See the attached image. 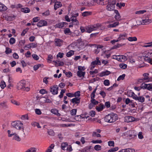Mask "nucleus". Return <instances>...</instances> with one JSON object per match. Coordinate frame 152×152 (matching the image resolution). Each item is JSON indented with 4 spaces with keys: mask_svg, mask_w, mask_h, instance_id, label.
<instances>
[{
    "mask_svg": "<svg viewBox=\"0 0 152 152\" xmlns=\"http://www.w3.org/2000/svg\"><path fill=\"white\" fill-rule=\"evenodd\" d=\"M127 94L128 96L132 97L133 96V94H134V92L131 91H128L127 92Z\"/></svg>",
    "mask_w": 152,
    "mask_h": 152,
    "instance_id": "nucleus-51",
    "label": "nucleus"
},
{
    "mask_svg": "<svg viewBox=\"0 0 152 152\" xmlns=\"http://www.w3.org/2000/svg\"><path fill=\"white\" fill-rule=\"evenodd\" d=\"M71 19L74 25H77L79 24L78 21L76 18H75L73 17H72Z\"/></svg>",
    "mask_w": 152,
    "mask_h": 152,
    "instance_id": "nucleus-18",
    "label": "nucleus"
},
{
    "mask_svg": "<svg viewBox=\"0 0 152 152\" xmlns=\"http://www.w3.org/2000/svg\"><path fill=\"white\" fill-rule=\"evenodd\" d=\"M104 107L103 104H100L99 106H96V109L99 112L102 111Z\"/></svg>",
    "mask_w": 152,
    "mask_h": 152,
    "instance_id": "nucleus-22",
    "label": "nucleus"
},
{
    "mask_svg": "<svg viewBox=\"0 0 152 152\" xmlns=\"http://www.w3.org/2000/svg\"><path fill=\"white\" fill-rule=\"evenodd\" d=\"M15 42V40L14 38L12 37L10 38L9 40L10 43L11 45H12L14 44Z\"/></svg>",
    "mask_w": 152,
    "mask_h": 152,
    "instance_id": "nucleus-40",
    "label": "nucleus"
},
{
    "mask_svg": "<svg viewBox=\"0 0 152 152\" xmlns=\"http://www.w3.org/2000/svg\"><path fill=\"white\" fill-rule=\"evenodd\" d=\"M85 72L82 71H77V75L79 77H84L85 74Z\"/></svg>",
    "mask_w": 152,
    "mask_h": 152,
    "instance_id": "nucleus-21",
    "label": "nucleus"
},
{
    "mask_svg": "<svg viewBox=\"0 0 152 152\" xmlns=\"http://www.w3.org/2000/svg\"><path fill=\"white\" fill-rule=\"evenodd\" d=\"M96 113L95 111H91L89 112L90 115L92 117H94V116L95 115Z\"/></svg>",
    "mask_w": 152,
    "mask_h": 152,
    "instance_id": "nucleus-63",
    "label": "nucleus"
},
{
    "mask_svg": "<svg viewBox=\"0 0 152 152\" xmlns=\"http://www.w3.org/2000/svg\"><path fill=\"white\" fill-rule=\"evenodd\" d=\"M91 14V12H85L83 13L82 15L83 16L85 17Z\"/></svg>",
    "mask_w": 152,
    "mask_h": 152,
    "instance_id": "nucleus-44",
    "label": "nucleus"
},
{
    "mask_svg": "<svg viewBox=\"0 0 152 152\" xmlns=\"http://www.w3.org/2000/svg\"><path fill=\"white\" fill-rule=\"evenodd\" d=\"M23 125V124L19 121H14L12 123V126L17 129H20Z\"/></svg>",
    "mask_w": 152,
    "mask_h": 152,
    "instance_id": "nucleus-3",
    "label": "nucleus"
},
{
    "mask_svg": "<svg viewBox=\"0 0 152 152\" xmlns=\"http://www.w3.org/2000/svg\"><path fill=\"white\" fill-rule=\"evenodd\" d=\"M64 33L66 34H68L70 33H71V32L70 31V30L69 28H66L64 30Z\"/></svg>",
    "mask_w": 152,
    "mask_h": 152,
    "instance_id": "nucleus-50",
    "label": "nucleus"
},
{
    "mask_svg": "<svg viewBox=\"0 0 152 152\" xmlns=\"http://www.w3.org/2000/svg\"><path fill=\"white\" fill-rule=\"evenodd\" d=\"M91 103L94 105L97 104H98L99 102L95 100L94 99H93L91 100Z\"/></svg>",
    "mask_w": 152,
    "mask_h": 152,
    "instance_id": "nucleus-45",
    "label": "nucleus"
},
{
    "mask_svg": "<svg viewBox=\"0 0 152 152\" xmlns=\"http://www.w3.org/2000/svg\"><path fill=\"white\" fill-rule=\"evenodd\" d=\"M135 132L134 131H129V134L127 136V138L129 139L134 138L137 136V134L136 133H135Z\"/></svg>",
    "mask_w": 152,
    "mask_h": 152,
    "instance_id": "nucleus-8",
    "label": "nucleus"
},
{
    "mask_svg": "<svg viewBox=\"0 0 152 152\" xmlns=\"http://www.w3.org/2000/svg\"><path fill=\"white\" fill-rule=\"evenodd\" d=\"M145 61H147L148 63H150L151 64H152V60L150 58H147L144 57V58H142Z\"/></svg>",
    "mask_w": 152,
    "mask_h": 152,
    "instance_id": "nucleus-29",
    "label": "nucleus"
},
{
    "mask_svg": "<svg viewBox=\"0 0 152 152\" xmlns=\"http://www.w3.org/2000/svg\"><path fill=\"white\" fill-rule=\"evenodd\" d=\"M73 97L75 96V97L77 96H80V91H77L74 94H73Z\"/></svg>",
    "mask_w": 152,
    "mask_h": 152,
    "instance_id": "nucleus-49",
    "label": "nucleus"
},
{
    "mask_svg": "<svg viewBox=\"0 0 152 152\" xmlns=\"http://www.w3.org/2000/svg\"><path fill=\"white\" fill-rule=\"evenodd\" d=\"M125 76V74H123L122 75L120 76L118 78L117 80L118 81H119L121 80H123L124 79V77Z\"/></svg>",
    "mask_w": 152,
    "mask_h": 152,
    "instance_id": "nucleus-37",
    "label": "nucleus"
},
{
    "mask_svg": "<svg viewBox=\"0 0 152 152\" xmlns=\"http://www.w3.org/2000/svg\"><path fill=\"white\" fill-rule=\"evenodd\" d=\"M108 144L110 146H113L114 145V142L113 141H110L108 142Z\"/></svg>",
    "mask_w": 152,
    "mask_h": 152,
    "instance_id": "nucleus-55",
    "label": "nucleus"
},
{
    "mask_svg": "<svg viewBox=\"0 0 152 152\" xmlns=\"http://www.w3.org/2000/svg\"><path fill=\"white\" fill-rule=\"evenodd\" d=\"M92 136H96L97 137H100L101 136L100 134H97L96 132H94L92 134Z\"/></svg>",
    "mask_w": 152,
    "mask_h": 152,
    "instance_id": "nucleus-57",
    "label": "nucleus"
},
{
    "mask_svg": "<svg viewBox=\"0 0 152 152\" xmlns=\"http://www.w3.org/2000/svg\"><path fill=\"white\" fill-rule=\"evenodd\" d=\"M152 22V20L149 19H143L141 22V24H148Z\"/></svg>",
    "mask_w": 152,
    "mask_h": 152,
    "instance_id": "nucleus-16",
    "label": "nucleus"
},
{
    "mask_svg": "<svg viewBox=\"0 0 152 152\" xmlns=\"http://www.w3.org/2000/svg\"><path fill=\"white\" fill-rule=\"evenodd\" d=\"M35 113L37 114L40 115L42 113V112L40 110L38 109H36L35 110Z\"/></svg>",
    "mask_w": 152,
    "mask_h": 152,
    "instance_id": "nucleus-54",
    "label": "nucleus"
},
{
    "mask_svg": "<svg viewBox=\"0 0 152 152\" xmlns=\"http://www.w3.org/2000/svg\"><path fill=\"white\" fill-rule=\"evenodd\" d=\"M118 148L116 147L114 148H111L108 151V152H114L118 150Z\"/></svg>",
    "mask_w": 152,
    "mask_h": 152,
    "instance_id": "nucleus-35",
    "label": "nucleus"
},
{
    "mask_svg": "<svg viewBox=\"0 0 152 152\" xmlns=\"http://www.w3.org/2000/svg\"><path fill=\"white\" fill-rule=\"evenodd\" d=\"M6 7L3 4L0 2V11H4L6 9Z\"/></svg>",
    "mask_w": 152,
    "mask_h": 152,
    "instance_id": "nucleus-31",
    "label": "nucleus"
},
{
    "mask_svg": "<svg viewBox=\"0 0 152 152\" xmlns=\"http://www.w3.org/2000/svg\"><path fill=\"white\" fill-rule=\"evenodd\" d=\"M125 6V4L124 3H117L116 4V6L118 7L119 8H121L122 7H124Z\"/></svg>",
    "mask_w": 152,
    "mask_h": 152,
    "instance_id": "nucleus-34",
    "label": "nucleus"
},
{
    "mask_svg": "<svg viewBox=\"0 0 152 152\" xmlns=\"http://www.w3.org/2000/svg\"><path fill=\"white\" fill-rule=\"evenodd\" d=\"M114 12L116 14L115 15V20L117 21L121 20V16L118 11L115 10H114Z\"/></svg>",
    "mask_w": 152,
    "mask_h": 152,
    "instance_id": "nucleus-11",
    "label": "nucleus"
},
{
    "mask_svg": "<svg viewBox=\"0 0 152 152\" xmlns=\"http://www.w3.org/2000/svg\"><path fill=\"white\" fill-rule=\"evenodd\" d=\"M99 26V24L92 26H88L86 27V32L88 33H91L92 31L96 30Z\"/></svg>",
    "mask_w": 152,
    "mask_h": 152,
    "instance_id": "nucleus-2",
    "label": "nucleus"
},
{
    "mask_svg": "<svg viewBox=\"0 0 152 152\" xmlns=\"http://www.w3.org/2000/svg\"><path fill=\"white\" fill-rule=\"evenodd\" d=\"M59 88L57 85L51 86L50 88V91L53 95L57 94H58Z\"/></svg>",
    "mask_w": 152,
    "mask_h": 152,
    "instance_id": "nucleus-4",
    "label": "nucleus"
},
{
    "mask_svg": "<svg viewBox=\"0 0 152 152\" xmlns=\"http://www.w3.org/2000/svg\"><path fill=\"white\" fill-rule=\"evenodd\" d=\"M56 26L57 27L59 28H61L64 26L63 24V23H62V22L59 23L58 24H57Z\"/></svg>",
    "mask_w": 152,
    "mask_h": 152,
    "instance_id": "nucleus-59",
    "label": "nucleus"
},
{
    "mask_svg": "<svg viewBox=\"0 0 152 152\" xmlns=\"http://www.w3.org/2000/svg\"><path fill=\"white\" fill-rule=\"evenodd\" d=\"M40 19V18L39 17H36L34 18L33 19V20L34 22H36L39 20Z\"/></svg>",
    "mask_w": 152,
    "mask_h": 152,
    "instance_id": "nucleus-64",
    "label": "nucleus"
},
{
    "mask_svg": "<svg viewBox=\"0 0 152 152\" xmlns=\"http://www.w3.org/2000/svg\"><path fill=\"white\" fill-rule=\"evenodd\" d=\"M64 54V53H63L59 52L58 53V54L57 55V58L59 57L60 58H61L63 57Z\"/></svg>",
    "mask_w": 152,
    "mask_h": 152,
    "instance_id": "nucleus-62",
    "label": "nucleus"
},
{
    "mask_svg": "<svg viewBox=\"0 0 152 152\" xmlns=\"http://www.w3.org/2000/svg\"><path fill=\"white\" fill-rule=\"evenodd\" d=\"M143 55L141 56H140V58H142L144 57L148 58L152 57V50H150L145 51L143 53Z\"/></svg>",
    "mask_w": 152,
    "mask_h": 152,
    "instance_id": "nucleus-5",
    "label": "nucleus"
},
{
    "mask_svg": "<svg viewBox=\"0 0 152 152\" xmlns=\"http://www.w3.org/2000/svg\"><path fill=\"white\" fill-rule=\"evenodd\" d=\"M104 84L106 86H108L110 85V82L109 80H105L104 82Z\"/></svg>",
    "mask_w": 152,
    "mask_h": 152,
    "instance_id": "nucleus-53",
    "label": "nucleus"
},
{
    "mask_svg": "<svg viewBox=\"0 0 152 152\" xmlns=\"http://www.w3.org/2000/svg\"><path fill=\"white\" fill-rule=\"evenodd\" d=\"M140 87L143 89H147L148 90L152 91V84H147L143 83L141 85Z\"/></svg>",
    "mask_w": 152,
    "mask_h": 152,
    "instance_id": "nucleus-6",
    "label": "nucleus"
},
{
    "mask_svg": "<svg viewBox=\"0 0 152 152\" xmlns=\"http://www.w3.org/2000/svg\"><path fill=\"white\" fill-rule=\"evenodd\" d=\"M102 142L101 140H93L91 141V142L93 143H102Z\"/></svg>",
    "mask_w": 152,
    "mask_h": 152,
    "instance_id": "nucleus-52",
    "label": "nucleus"
},
{
    "mask_svg": "<svg viewBox=\"0 0 152 152\" xmlns=\"http://www.w3.org/2000/svg\"><path fill=\"white\" fill-rule=\"evenodd\" d=\"M74 54V52L73 51L71 50L67 53L66 56L68 57H71Z\"/></svg>",
    "mask_w": 152,
    "mask_h": 152,
    "instance_id": "nucleus-32",
    "label": "nucleus"
},
{
    "mask_svg": "<svg viewBox=\"0 0 152 152\" xmlns=\"http://www.w3.org/2000/svg\"><path fill=\"white\" fill-rule=\"evenodd\" d=\"M115 1H113L111 4L109 3L107 6V10L110 11L113 10L115 8Z\"/></svg>",
    "mask_w": 152,
    "mask_h": 152,
    "instance_id": "nucleus-7",
    "label": "nucleus"
},
{
    "mask_svg": "<svg viewBox=\"0 0 152 152\" xmlns=\"http://www.w3.org/2000/svg\"><path fill=\"white\" fill-rule=\"evenodd\" d=\"M119 22L117 21L114 23L113 24L109 25L107 27L108 28L115 27L118 26L119 25Z\"/></svg>",
    "mask_w": 152,
    "mask_h": 152,
    "instance_id": "nucleus-24",
    "label": "nucleus"
},
{
    "mask_svg": "<svg viewBox=\"0 0 152 152\" xmlns=\"http://www.w3.org/2000/svg\"><path fill=\"white\" fill-rule=\"evenodd\" d=\"M32 56L34 60H37L39 59V57L36 54H32Z\"/></svg>",
    "mask_w": 152,
    "mask_h": 152,
    "instance_id": "nucleus-48",
    "label": "nucleus"
},
{
    "mask_svg": "<svg viewBox=\"0 0 152 152\" xmlns=\"http://www.w3.org/2000/svg\"><path fill=\"white\" fill-rule=\"evenodd\" d=\"M0 86L2 89H4L6 86V83L4 81H1Z\"/></svg>",
    "mask_w": 152,
    "mask_h": 152,
    "instance_id": "nucleus-38",
    "label": "nucleus"
},
{
    "mask_svg": "<svg viewBox=\"0 0 152 152\" xmlns=\"http://www.w3.org/2000/svg\"><path fill=\"white\" fill-rule=\"evenodd\" d=\"M111 72L110 71L107 70L105 71L102 72L101 73L99 74L98 75L100 77H102L104 76L108 75Z\"/></svg>",
    "mask_w": 152,
    "mask_h": 152,
    "instance_id": "nucleus-14",
    "label": "nucleus"
},
{
    "mask_svg": "<svg viewBox=\"0 0 152 152\" xmlns=\"http://www.w3.org/2000/svg\"><path fill=\"white\" fill-rule=\"evenodd\" d=\"M99 94L102 96L103 98H104L106 96V93L103 91H100Z\"/></svg>",
    "mask_w": 152,
    "mask_h": 152,
    "instance_id": "nucleus-61",
    "label": "nucleus"
},
{
    "mask_svg": "<svg viewBox=\"0 0 152 152\" xmlns=\"http://www.w3.org/2000/svg\"><path fill=\"white\" fill-rule=\"evenodd\" d=\"M25 84L20 82L18 84V90H23L25 87Z\"/></svg>",
    "mask_w": 152,
    "mask_h": 152,
    "instance_id": "nucleus-17",
    "label": "nucleus"
},
{
    "mask_svg": "<svg viewBox=\"0 0 152 152\" xmlns=\"http://www.w3.org/2000/svg\"><path fill=\"white\" fill-rule=\"evenodd\" d=\"M42 14L43 16H47L50 14L49 11L48 10L44 12H43L42 13Z\"/></svg>",
    "mask_w": 152,
    "mask_h": 152,
    "instance_id": "nucleus-58",
    "label": "nucleus"
},
{
    "mask_svg": "<svg viewBox=\"0 0 152 152\" xmlns=\"http://www.w3.org/2000/svg\"><path fill=\"white\" fill-rule=\"evenodd\" d=\"M68 145V143L67 142H63L61 143V148L62 150H64L65 148Z\"/></svg>",
    "mask_w": 152,
    "mask_h": 152,
    "instance_id": "nucleus-30",
    "label": "nucleus"
},
{
    "mask_svg": "<svg viewBox=\"0 0 152 152\" xmlns=\"http://www.w3.org/2000/svg\"><path fill=\"white\" fill-rule=\"evenodd\" d=\"M5 53L7 54H9L12 53V50L8 47L6 48V50L5 51Z\"/></svg>",
    "mask_w": 152,
    "mask_h": 152,
    "instance_id": "nucleus-36",
    "label": "nucleus"
},
{
    "mask_svg": "<svg viewBox=\"0 0 152 152\" xmlns=\"http://www.w3.org/2000/svg\"><path fill=\"white\" fill-rule=\"evenodd\" d=\"M62 6V4L60 2L57 1L56 2L54 5V9L55 10H56L58 8L61 7Z\"/></svg>",
    "mask_w": 152,
    "mask_h": 152,
    "instance_id": "nucleus-19",
    "label": "nucleus"
},
{
    "mask_svg": "<svg viewBox=\"0 0 152 152\" xmlns=\"http://www.w3.org/2000/svg\"><path fill=\"white\" fill-rule=\"evenodd\" d=\"M80 102V98H77L76 97L73 98L72 99L71 102L74 105L77 104V105H78L79 104Z\"/></svg>",
    "mask_w": 152,
    "mask_h": 152,
    "instance_id": "nucleus-9",
    "label": "nucleus"
},
{
    "mask_svg": "<svg viewBox=\"0 0 152 152\" xmlns=\"http://www.w3.org/2000/svg\"><path fill=\"white\" fill-rule=\"evenodd\" d=\"M55 42L57 46H61V42H62V40L58 39H56L55 40Z\"/></svg>",
    "mask_w": 152,
    "mask_h": 152,
    "instance_id": "nucleus-25",
    "label": "nucleus"
},
{
    "mask_svg": "<svg viewBox=\"0 0 152 152\" xmlns=\"http://www.w3.org/2000/svg\"><path fill=\"white\" fill-rule=\"evenodd\" d=\"M127 37L126 34L124 33L123 34L119 35V40H124L125 39V38Z\"/></svg>",
    "mask_w": 152,
    "mask_h": 152,
    "instance_id": "nucleus-23",
    "label": "nucleus"
},
{
    "mask_svg": "<svg viewBox=\"0 0 152 152\" xmlns=\"http://www.w3.org/2000/svg\"><path fill=\"white\" fill-rule=\"evenodd\" d=\"M91 146H90L86 147L82 150L81 151V152H89L91 149Z\"/></svg>",
    "mask_w": 152,
    "mask_h": 152,
    "instance_id": "nucleus-27",
    "label": "nucleus"
},
{
    "mask_svg": "<svg viewBox=\"0 0 152 152\" xmlns=\"http://www.w3.org/2000/svg\"><path fill=\"white\" fill-rule=\"evenodd\" d=\"M117 119V115L114 113L108 114L104 118V121L106 122L109 123L114 122L116 121Z\"/></svg>",
    "mask_w": 152,
    "mask_h": 152,
    "instance_id": "nucleus-1",
    "label": "nucleus"
},
{
    "mask_svg": "<svg viewBox=\"0 0 152 152\" xmlns=\"http://www.w3.org/2000/svg\"><path fill=\"white\" fill-rule=\"evenodd\" d=\"M149 74L148 73H145L143 74V75L144 77L143 78V79L144 80V82H147L149 81V79L148 77Z\"/></svg>",
    "mask_w": 152,
    "mask_h": 152,
    "instance_id": "nucleus-20",
    "label": "nucleus"
},
{
    "mask_svg": "<svg viewBox=\"0 0 152 152\" xmlns=\"http://www.w3.org/2000/svg\"><path fill=\"white\" fill-rule=\"evenodd\" d=\"M47 22L44 20H41L38 22L37 24V26L39 27H41L47 26Z\"/></svg>",
    "mask_w": 152,
    "mask_h": 152,
    "instance_id": "nucleus-10",
    "label": "nucleus"
},
{
    "mask_svg": "<svg viewBox=\"0 0 152 152\" xmlns=\"http://www.w3.org/2000/svg\"><path fill=\"white\" fill-rule=\"evenodd\" d=\"M96 60L93 61L91 63V65L95 66L97 64H98L99 65H101V62L99 60V57H96Z\"/></svg>",
    "mask_w": 152,
    "mask_h": 152,
    "instance_id": "nucleus-13",
    "label": "nucleus"
},
{
    "mask_svg": "<svg viewBox=\"0 0 152 152\" xmlns=\"http://www.w3.org/2000/svg\"><path fill=\"white\" fill-rule=\"evenodd\" d=\"M11 102L12 104L16 105H19L20 104L19 102L13 99L11 100Z\"/></svg>",
    "mask_w": 152,
    "mask_h": 152,
    "instance_id": "nucleus-43",
    "label": "nucleus"
},
{
    "mask_svg": "<svg viewBox=\"0 0 152 152\" xmlns=\"http://www.w3.org/2000/svg\"><path fill=\"white\" fill-rule=\"evenodd\" d=\"M21 11L22 12L25 13H28L30 12V10L27 7L22 8L21 9Z\"/></svg>",
    "mask_w": 152,
    "mask_h": 152,
    "instance_id": "nucleus-26",
    "label": "nucleus"
},
{
    "mask_svg": "<svg viewBox=\"0 0 152 152\" xmlns=\"http://www.w3.org/2000/svg\"><path fill=\"white\" fill-rule=\"evenodd\" d=\"M137 100L140 102L142 103L145 101V98L142 96H138Z\"/></svg>",
    "mask_w": 152,
    "mask_h": 152,
    "instance_id": "nucleus-28",
    "label": "nucleus"
},
{
    "mask_svg": "<svg viewBox=\"0 0 152 152\" xmlns=\"http://www.w3.org/2000/svg\"><path fill=\"white\" fill-rule=\"evenodd\" d=\"M12 136H13L12 138L13 140H16L18 142L20 141L21 138L16 133H13V135Z\"/></svg>",
    "mask_w": 152,
    "mask_h": 152,
    "instance_id": "nucleus-15",
    "label": "nucleus"
},
{
    "mask_svg": "<svg viewBox=\"0 0 152 152\" xmlns=\"http://www.w3.org/2000/svg\"><path fill=\"white\" fill-rule=\"evenodd\" d=\"M78 69L79 70L78 71H82L84 70L85 68L84 66H78Z\"/></svg>",
    "mask_w": 152,
    "mask_h": 152,
    "instance_id": "nucleus-60",
    "label": "nucleus"
},
{
    "mask_svg": "<svg viewBox=\"0 0 152 152\" xmlns=\"http://www.w3.org/2000/svg\"><path fill=\"white\" fill-rule=\"evenodd\" d=\"M146 12V10H141L136 12L135 13L137 14H142Z\"/></svg>",
    "mask_w": 152,
    "mask_h": 152,
    "instance_id": "nucleus-47",
    "label": "nucleus"
},
{
    "mask_svg": "<svg viewBox=\"0 0 152 152\" xmlns=\"http://www.w3.org/2000/svg\"><path fill=\"white\" fill-rule=\"evenodd\" d=\"M101 146L99 145H96L94 147V149L96 151L100 150L101 149Z\"/></svg>",
    "mask_w": 152,
    "mask_h": 152,
    "instance_id": "nucleus-46",
    "label": "nucleus"
},
{
    "mask_svg": "<svg viewBox=\"0 0 152 152\" xmlns=\"http://www.w3.org/2000/svg\"><path fill=\"white\" fill-rule=\"evenodd\" d=\"M135 120V118L131 116H127L125 117V121L127 122H132Z\"/></svg>",
    "mask_w": 152,
    "mask_h": 152,
    "instance_id": "nucleus-12",
    "label": "nucleus"
},
{
    "mask_svg": "<svg viewBox=\"0 0 152 152\" xmlns=\"http://www.w3.org/2000/svg\"><path fill=\"white\" fill-rule=\"evenodd\" d=\"M120 57L121 58V59L124 61L126 60L127 59V56L124 55H120Z\"/></svg>",
    "mask_w": 152,
    "mask_h": 152,
    "instance_id": "nucleus-56",
    "label": "nucleus"
},
{
    "mask_svg": "<svg viewBox=\"0 0 152 152\" xmlns=\"http://www.w3.org/2000/svg\"><path fill=\"white\" fill-rule=\"evenodd\" d=\"M128 40H129L130 41H136L137 40V37H129L128 38Z\"/></svg>",
    "mask_w": 152,
    "mask_h": 152,
    "instance_id": "nucleus-33",
    "label": "nucleus"
},
{
    "mask_svg": "<svg viewBox=\"0 0 152 152\" xmlns=\"http://www.w3.org/2000/svg\"><path fill=\"white\" fill-rule=\"evenodd\" d=\"M39 93L42 94H47L48 92L45 89H41L39 91Z\"/></svg>",
    "mask_w": 152,
    "mask_h": 152,
    "instance_id": "nucleus-42",
    "label": "nucleus"
},
{
    "mask_svg": "<svg viewBox=\"0 0 152 152\" xmlns=\"http://www.w3.org/2000/svg\"><path fill=\"white\" fill-rule=\"evenodd\" d=\"M119 66L121 68L123 69H125L127 67V65L124 63L120 64Z\"/></svg>",
    "mask_w": 152,
    "mask_h": 152,
    "instance_id": "nucleus-41",
    "label": "nucleus"
},
{
    "mask_svg": "<svg viewBox=\"0 0 152 152\" xmlns=\"http://www.w3.org/2000/svg\"><path fill=\"white\" fill-rule=\"evenodd\" d=\"M77 111V109H72L70 111V113L72 115L74 116L76 114Z\"/></svg>",
    "mask_w": 152,
    "mask_h": 152,
    "instance_id": "nucleus-39",
    "label": "nucleus"
}]
</instances>
